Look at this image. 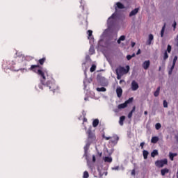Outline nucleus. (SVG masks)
Listing matches in <instances>:
<instances>
[{
    "mask_svg": "<svg viewBox=\"0 0 178 178\" xmlns=\"http://www.w3.org/2000/svg\"><path fill=\"white\" fill-rule=\"evenodd\" d=\"M45 60H47V58L43 57L42 58L38 60V63L42 65L44 63H45Z\"/></svg>",
    "mask_w": 178,
    "mask_h": 178,
    "instance_id": "obj_19",
    "label": "nucleus"
},
{
    "mask_svg": "<svg viewBox=\"0 0 178 178\" xmlns=\"http://www.w3.org/2000/svg\"><path fill=\"white\" fill-rule=\"evenodd\" d=\"M140 10V8H136L129 13V17H132V16H136L138 13V11Z\"/></svg>",
    "mask_w": 178,
    "mask_h": 178,
    "instance_id": "obj_10",
    "label": "nucleus"
},
{
    "mask_svg": "<svg viewBox=\"0 0 178 178\" xmlns=\"http://www.w3.org/2000/svg\"><path fill=\"white\" fill-rule=\"evenodd\" d=\"M124 120H126V117L124 115L120 117L119 124L123 126V124H124Z\"/></svg>",
    "mask_w": 178,
    "mask_h": 178,
    "instance_id": "obj_13",
    "label": "nucleus"
},
{
    "mask_svg": "<svg viewBox=\"0 0 178 178\" xmlns=\"http://www.w3.org/2000/svg\"><path fill=\"white\" fill-rule=\"evenodd\" d=\"M116 5H117V8H118V9H124V5H123V3H120V2H118L117 3H116Z\"/></svg>",
    "mask_w": 178,
    "mask_h": 178,
    "instance_id": "obj_18",
    "label": "nucleus"
},
{
    "mask_svg": "<svg viewBox=\"0 0 178 178\" xmlns=\"http://www.w3.org/2000/svg\"><path fill=\"white\" fill-rule=\"evenodd\" d=\"M131 175H136V170H133L131 172Z\"/></svg>",
    "mask_w": 178,
    "mask_h": 178,
    "instance_id": "obj_51",
    "label": "nucleus"
},
{
    "mask_svg": "<svg viewBox=\"0 0 178 178\" xmlns=\"http://www.w3.org/2000/svg\"><path fill=\"white\" fill-rule=\"evenodd\" d=\"M134 56H136V54H134V53L132 55H127V60H130L131 59V58H134Z\"/></svg>",
    "mask_w": 178,
    "mask_h": 178,
    "instance_id": "obj_31",
    "label": "nucleus"
},
{
    "mask_svg": "<svg viewBox=\"0 0 178 178\" xmlns=\"http://www.w3.org/2000/svg\"><path fill=\"white\" fill-rule=\"evenodd\" d=\"M116 75H117V79L118 80H120V79H122V74H119V73H116Z\"/></svg>",
    "mask_w": 178,
    "mask_h": 178,
    "instance_id": "obj_36",
    "label": "nucleus"
},
{
    "mask_svg": "<svg viewBox=\"0 0 178 178\" xmlns=\"http://www.w3.org/2000/svg\"><path fill=\"white\" fill-rule=\"evenodd\" d=\"M177 23L175 22V21L174 22V24H172V27H174V30L176 29V26H177Z\"/></svg>",
    "mask_w": 178,
    "mask_h": 178,
    "instance_id": "obj_45",
    "label": "nucleus"
},
{
    "mask_svg": "<svg viewBox=\"0 0 178 178\" xmlns=\"http://www.w3.org/2000/svg\"><path fill=\"white\" fill-rule=\"evenodd\" d=\"M149 65H151V62L149 60L145 61L142 66L145 70H148V67H149Z\"/></svg>",
    "mask_w": 178,
    "mask_h": 178,
    "instance_id": "obj_11",
    "label": "nucleus"
},
{
    "mask_svg": "<svg viewBox=\"0 0 178 178\" xmlns=\"http://www.w3.org/2000/svg\"><path fill=\"white\" fill-rule=\"evenodd\" d=\"M89 51L91 54V55H92V54H94V52H95V50L94 49V47H90L89 49Z\"/></svg>",
    "mask_w": 178,
    "mask_h": 178,
    "instance_id": "obj_35",
    "label": "nucleus"
},
{
    "mask_svg": "<svg viewBox=\"0 0 178 178\" xmlns=\"http://www.w3.org/2000/svg\"><path fill=\"white\" fill-rule=\"evenodd\" d=\"M161 127H162V125L161 124V123H156L155 124L156 130H159L161 129Z\"/></svg>",
    "mask_w": 178,
    "mask_h": 178,
    "instance_id": "obj_32",
    "label": "nucleus"
},
{
    "mask_svg": "<svg viewBox=\"0 0 178 178\" xmlns=\"http://www.w3.org/2000/svg\"><path fill=\"white\" fill-rule=\"evenodd\" d=\"M163 107L168 108V102H166V100L163 101Z\"/></svg>",
    "mask_w": 178,
    "mask_h": 178,
    "instance_id": "obj_39",
    "label": "nucleus"
},
{
    "mask_svg": "<svg viewBox=\"0 0 178 178\" xmlns=\"http://www.w3.org/2000/svg\"><path fill=\"white\" fill-rule=\"evenodd\" d=\"M122 81H123V80H120V83H122Z\"/></svg>",
    "mask_w": 178,
    "mask_h": 178,
    "instance_id": "obj_57",
    "label": "nucleus"
},
{
    "mask_svg": "<svg viewBox=\"0 0 178 178\" xmlns=\"http://www.w3.org/2000/svg\"><path fill=\"white\" fill-rule=\"evenodd\" d=\"M132 116H133V113L131 111V112H129V114H128V118H129V119L131 118Z\"/></svg>",
    "mask_w": 178,
    "mask_h": 178,
    "instance_id": "obj_41",
    "label": "nucleus"
},
{
    "mask_svg": "<svg viewBox=\"0 0 178 178\" xmlns=\"http://www.w3.org/2000/svg\"><path fill=\"white\" fill-rule=\"evenodd\" d=\"M131 112L132 113H134V112H136V106H134L133 108H132V110L131 111Z\"/></svg>",
    "mask_w": 178,
    "mask_h": 178,
    "instance_id": "obj_43",
    "label": "nucleus"
},
{
    "mask_svg": "<svg viewBox=\"0 0 178 178\" xmlns=\"http://www.w3.org/2000/svg\"><path fill=\"white\" fill-rule=\"evenodd\" d=\"M161 91V87L159 86L156 90L154 92V97H158L159 95V92Z\"/></svg>",
    "mask_w": 178,
    "mask_h": 178,
    "instance_id": "obj_24",
    "label": "nucleus"
},
{
    "mask_svg": "<svg viewBox=\"0 0 178 178\" xmlns=\"http://www.w3.org/2000/svg\"><path fill=\"white\" fill-rule=\"evenodd\" d=\"M116 94H117V97H118V98H120L123 94V90L122 89V88L120 86H118L116 89Z\"/></svg>",
    "mask_w": 178,
    "mask_h": 178,
    "instance_id": "obj_9",
    "label": "nucleus"
},
{
    "mask_svg": "<svg viewBox=\"0 0 178 178\" xmlns=\"http://www.w3.org/2000/svg\"><path fill=\"white\" fill-rule=\"evenodd\" d=\"M104 162H108V163H111L112 162V157L106 156L104 158Z\"/></svg>",
    "mask_w": 178,
    "mask_h": 178,
    "instance_id": "obj_28",
    "label": "nucleus"
},
{
    "mask_svg": "<svg viewBox=\"0 0 178 178\" xmlns=\"http://www.w3.org/2000/svg\"><path fill=\"white\" fill-rule=\"evenodd\" d=\"M97 91H99V92H105V91H106V88L104 87L97 88Z\"/></svg>",
    "mask_w": 178,
    "mask_h": 178,
    "instance_id": "obj_27",
    "label": "nucleus"
},
{
    "mask_svg": "<svg viewBox=\"0 0 178 178\" xmlns=\"http://www.w3.org/2000/svg\"><path fill=\"white\" fill-rule=\"evenodd\" d=\"M134 99L133 97H131L128 100L125 101V104H127V106L129 105V104H131V102H133Z\"/></svg>",
    "mask_w": 178,
    "mask_h": 178,
    "instance_id": "obj_30",
    "label": "nucleus"
},
{
    "mask_svg": "<svg viewBox=\"0 0 178 178\" xmlns=\"http://www.w3.org/2000/svg\"><path fill=\"white\" fill-rule=\"evenodd\" d=\"M115 112H118V111L115 110Z\"/></svg>",
    "mask_w": 178,
    "mask_h": 178,
    "instance_id": "obj_60",
    "label": "nucleus"
},
{
    "mask_svg": "<svg viewBox=\"0 0 178 178\" xmlns=\"http://www.w3.org/2000/svg\"><path fill=\"white\" fill-rule=\"evenodd\" d=\"M99 156H102V152L99 153Z\"/></svg>",
    "mask_w": 178,
    "mask_h": 178,
    "instance_id": "obj_54",
    "label": "nucleus"
},
{
    "mask_svg": "<svg viewBox=\"0 0 178 178\" xmlns=\"http://www.w3.org/2000/svg\"><path fill=\"white\" fill-rule=\"evenodd\" d=\"M40 67H41L40 65H32L29 68V70H31V72H34V73H37Z\"/></svg>",
    "mask_w": 178,
    "mask_h": 178,
    "instance_id": "obj_7",
    "label": "nucleus"
},
{
    "mask_svg": "<svg viewBox=\"0 0 178 178\" xmlns=\"http://www.w3.org/2000/svg\"><path fill=\"white\" fill-rule=\"evenodd\" d=\"M88 37H91V35H92V31L88 30Z\"/></svg>",
    "mask_w": 178,
    "mask_h": 178,
    "instance_id": "obj_38",
    "label": "nucleus"
},
{
    "mask_svg": "<svg viewBox=\"0 0 178 178\" xmlns=\"http://www.w3.org/2000/svg\"><path fill=\"white\" fill-rule=\"evenodd\" d=\"M130 71V66L127 65L126 68L124 67L120 66L115 70V73H118L119 74H127Z\"/></svg>",
    "mask_w": 178,
    "mask_h": 178,
    "instance_id": "obj_4",
    "label": "nucleus"
},
{
    "mask_svg": "<svg viewBox=\"0 0 178 178\" xmlns=\"http://www.w3.org/2000/svg\"><path fill=\"white\" fill-rule=\"evenodd\" d=\"M81 8L83 15H86V16H88V9L85 10L83 6H81Z\"/></svg>",
    "mask_w": 178,
    "mask_h": 178,
    "instance_id": "obj_22",
    "label": "nucleus"
},
{
    "mask_svg": "<svg viewBox=\"0 0 178 178\" xmlns=\"http://www.w3.org/2000/svg\"><path fill=\"white\" fill-rule=\"evenodd\" d=\"M127 105L126 104V103H123V104H119L118 108V109H124V108H127Z\"/></svg>",
    "mask_w": 178,
    "mask_h": 178,
    "instance_id": "obj_21",
    "label": "nucleus"
},
{
    "mask_svg": "<svg viewBox=\"0 0 178 178\" xmlns=\"http://www.w3.org/2000/svg\"><path fill=\"white\" fill-rule=\"evenodd\" d=\"M167 51L169 53L170 52V51H172V46L171 45H170V44L168 45Z\"/></svg>",
    "mask_w": 178,
    "mask_h": 178,
    "instance_id": "obj_37",
    "label": "nucleus"
},
{
    "mask_svg": "<svg viewBox=\"0 0 178 178\" xmlns=\"http://www.w3.org/2000/svg\"><path fill=\"white\" fill-rule=\"evenodd\" d=\"M175 138H177V140H178V134L175 136Z\"/></svg>",
    "mask_w": 178,
    "mask_h": 178,
    "instance_id": "obj_55",
    "label": "nucleus"
},
{
    "mask_svg": "<svg viewBox=\"0 0 178 178\" xmlns=\"http://www.w3.org/2000/svg\"><path fill=\"white\" fill-rule=\"evenodd\" d=\"M158 150L154 149L153 150V152L151 153V156L152 158H155V156H156V155H158Z\"/></svg>",
    "mask_w": 178,
    "mask_h": 178,
    "instance_id": "obj_25",
    "label": "nucleus"
},
{
    "mask_svg": "<svg viewBox=\"0 0 178 178\" xmlns=\"http://www.w3.org/2000/svg\"><path fill=\"white\" fill-rule=\"evenodd\" d=\"M98 124H99V120H98V119L94 120L92 122L93 127H97V126H98Z\"/></svg>",
    "mask_w": 178,
    "mask_h": 178,
    "instance_id": "obj_17",
    "label": "nucleus"
},
{
    "mask_svg": "<svg viewBox=\"0 0 178 178\" xmlns=\"http://www.w3.org/2000/svg\"><path fill=\"white\" fill-rule=\"evenodd\" d=\"M20 70H23V69H19ZM19 70H17V72H19Z\"/></svg>",
    "mask_w": 178,
    "mask_h": 178,
    "instance_id": "obj_56",
    "label": "nucleus"
},
{
    "mask_svg": "<svg viewBox=\"0 0 178 178\" xmlns=\"http://www.w3.org/2000/svg\"><path fill=\"white\" fill-rule=\"evenodd\" d=\"M144 115H148V111H145Z\"/></svg>",
    "mask_w": 178,
    "mask_h": 178,
    "instance_id": "obj_53",
    "label": "nucleus"
},
{
    "mask_svg": "<svg viewBox=\"0 0 178 178\" xmlns=\"http://www.w3.org/2000/svg\"><path fill=\"white\" fill-rule=\"evenodd\" d=\"M131 45L132 48H134V47L136 46V42H131Z\"/></svg>",
    "mask_w": 178,
    "mask_h": 178,
    "instance_id": "obj_44",
    "label": "nucleus"
},
{
    "mask_svg": "<svg viewBox=\"0 0 178 178\" xmlns=\"http://www.w3.org/2000/svg\"><path fill=\"white\" fill-rule=\"evenodd\" d=\"M96 69H97V65H92L90 69V72H91V73H93V72H95Z\"/></svg>",
    "mask_w": 178,
    "mask_h": 178,
    "instance_id": "obj_29",
    "label": "nucleus"
},
{
    "mask_svg": "<svg viewBox=\"0 0 178 178\" xmlns=\"http://www.w3.org/2000/svg\"><path fill=\"white\" fill-rule=\"evenodd\" d=\"M140 54H141V49H139L136 53V55H140Z\"/></svg>",
    "mask_w": 178,
    "mask_h": 178,
    "instance_id": "obj_47",
    "label": "nucleus"
},
{
    "mask_svg": "<svg viewBox=\"0 0 178 178\" xmlns=\"http://www.w3.org/2000/svg\"><path fill=\"white\" fill-rule=\"evenodd\" d=\"M124 40H126V36L121 35L120 38L118 40L117 42L118 44H120V42H122V41H124Z\"/></svg>",
    "mask_w": 178,
    "mask_h": 178,
    "instance_id": "obj_20",
    "label": "nucleus"
},
{
    "mask_svg": "<svg viewBox=\"0 0 178 178\" xmlns=\"http://www.w3.org/2000/svg\"><path fill=\"white\" fill-rule=\"evenodd\" d=\"M96 159H95V155L92 156V162H95Z\"/></svg>",
    "mask_w": 178,
    "mask_h": 178,
    "instance_id": "obj_48",
    "label": "nucleus"
},
{
    "mask_svg": "<svg viewBox=\"0 0 178 178\" xmlns=\"http://www.w3.org/2000/svg\"><path fill=\"white\" fill-rule=\"evenodd\" d=\"M83 178H88V177H90V174H88V171H85V172H83Z\"/></svg>",
    "mask_w": 178,
    "mask_h": 178,
    "instance_id": "obj_33",
    "label": "nucleus"
},
{
    "mask_svg": "<svg viewBox=\"0 0 178 178\" xmlns=\"http://www.w3.org/2000/svg\"><path fill=\"white\" fill-rule=\"evenodd\" d=\"M113 170H119V167L117 166V167L113 168Z\"/></svg>",
    "mask_w": 178,
    "mask_h": 178,
    "instance_id": "obj_46",
    "label": "nucleus"
},
{
    "mask_svg": "<svg viewBox=\"0 0 178 178\" xmlns=\"http://www.w3.org/2000/svg\"><path fill=\"white\" fill-rule=\"evenodd\" d=\"M168 58H169V55H168V51H165L164 52V56H163L164 60H166V59H168Z\"/></svg>",
    "mask_w": 178,
    "mask_h": 178,
    "instance_id": "obj_34",
    "label": "nucleus"
},
{
    "mask_svg": "<svg viewBox=\"0 0 178 178\" xmlns=\"http://www.w3.org/2000/svg\"><path fill=\"white\" fill-rule=\"evenodd\" d=\"M159 70H161V67H159Z\"/></svg>",
    "mask_w": 178,
    "mask_h": 178,
    "instance_id": "obj_59",
    "label": "nucleus"
},
{
    "mask_svg": "<svg viewBox=\"0 0 178 178\" xmlns=\"http://www.w3.org/2000/svg\"><path fill=\"white\" fill-rule=\"evenodd\" d=\"M83 123L87 122V118H84L83 120Z\"/></svg>",
    "mask_w": 178,
    "mask_h": 178,
    "instance_id": "obj_52",
    "label": "nucleus"
},
{
    "mask_svg": "<svg viewBox=\"0 0 178 178\" xmlns=\"http://www.w3.org/2000/svg\"><path fill=\"white\" fill-rule=\"evenodd\" d=\"M49 87L50 91L55 92V91H58V86L55 83L54 81H47V83L44 82V85H42V87Z\"/></svg>",
    "mask_w": 178,
    "mask_h": 178,
    "instance_id": "obj_3",
    "label": "nucleus"
},
{
    "mask_svg": "<svg viewBox=\"0 0 178 178\" xmlns=\"http://www.w3.org/2000/svg\"><path fill=\"white\" fill-rule=\"evenodd\" d=\"M176 62H177V56L174 57L172 65H171L170 68L168 70V74L170 76L173 72V69H175V66H176Z\"/></svg>",
    "mask_w": 178,
    "mask_h": 178,
    "instance_id": "obj_6",
    "label": "nucleus"
},
{
    "mask_svg": "<svg viewBox=\"0 0 178 178\" xmlns=\"http://www.w3.org/2000/svg\"><path fill=\"white\" fill-rule=\"evenodd\" d=\"M138 83L136 81L131 82V90L132 91H137L138 90Z\"/></svg>",
    "mask_w": 178,
    "mask_h": 178,
    "instance_id": "obj_8",
    "label": "nucleus"
},
{
    "mask_svg": "<svg viewBox=\"0 0 178 178\" xmlns=\"http://www.w3.org/2000/svg\"><path fill=\"white\" fill-rule=\"evenodd\" d=\"M155 165L157 168H163L165 165H168V159L157 160L155 161Z\"/></svg>",
    "mask_w": 178,
    "mask_h": 178,
    "instance_id": "obj_5",
    "label": "nucleus"
},
{
    "mask_svg": "<svg viewBox=\"0 0 178 178\" xmlns=\"http://www.w3.org/2000/svg\"><path fill=\"white\" fill-rule=\"evenodd\" d=\"M175 156H177V153H169V158L170 161H175Z\"/></svg>",
    "mask_w": 178,
    "mask_h": 178,
    "instance_id": "obj_15",
    "label": "nucleus"
},
{
    "mask_svg": "<svg viewBox=\"0 0 178 178\" xmlns=\"http://www.w3.org/2000/svg\"><path fill=\"white\" fill-rule=\"evenodd\" d=\"M166 28V24H164V25L162 27V29L161 31V37H163V34H165V29Z\"/></svg>",
    "mask_w": 178,
    "mask_h": 178,
    "instance_id": "obj_23",
    "label": "nucleus"
},
{
    "mask_svg": "<svg viewBox=\"0 0 178 178\" xmlns=\"http://www.w3.org/2000/svg\"><path fill=\"white\" fill-rule=\"evenodd\" d=\"M102 137H103V138H105L106 140H111V137H106V136H105V134H103Z\"/></svg>",
    "mask_w": 178,
    "mask_h": 178,
    "instance_id": "obj_40",
    "label": "nucleus"
},
{
    "mask_svg": "<svg viewBox=\"0 0 178 178\" xmlns=\"http://www.w3.org/2000/svg\"><path fill=\"white\" fill-rule=\"evenodd\" d=\"M161 173L162 176H165L166 174L169 173V169L164 168L161 170Z\"/></svg>",
    "mask_w": 178,
    "mask_h": 178,
    "instance_id": "obj_16",
    "label": "nucleus"
},
{
    "mask_svg": "<svg viewBox=\"0 0 178 178\" xmlns=\"http://www.w3.org/2000/svg\"><path fill=\"white\" fill-rule=\"evenodd\" d=\"M159 141V138L158 136H153L151 139V143L152 144H156Z\"/></svg>",
    "mask_w": 178,
    "mask_h": 178,
    "instance_id": "obj_14",
    "label": "nucleus"
},
{
    "mask_svg": "<svg viewBox=\"0 0 178 178\" xmlns=\"http://www.w3.org/2000/svg\"><path fill=\"white\" fill-rule=\"evenodd\" d=\"M153 40H154V35L149 34V39L147 40V41L146 42L147 45H150Z\"/></svg>",
    "mask_w": 178,
    "mask_h": 178,
    "instance_id": "obj_12",
    "label": "nucleus"
},
{
    "mask_svg": "<svg viewBox=\"0 0 178 178\" xmlns=\"http://www.w3.org/2000/svg\"><path fill=\"white\" fill-rule=\"evenodd\" d=\"M114 138H115V141H118L119 140V137H118V136H115Z\"/></svg>",
    "mask_w": 178,
    "mask_h": 178,
    "instance_id": "obj_50",
    "label": "nucleus"
},
{
    "mask_svg": "<svg viewBox=\"0 0 178 178\" xmlns=\"http://www.w3.org/2000/svg\"><path fill=\"white\" fill-rule=\"evenodd\" d=\"M85 130H87V127H85Z\"/></svg>",
    "mask_w": 178,
    "mask_h": 178,
    "instance_id": "obj_58",
    "label": "nucleus"
},
{
    "mask_svg": "<svg viewBox=\"0 0 178 178\" xmlns=\"http://www.w3.org/2000/svg\"><path fill=\"white\" fill-rule=\"evenodd\" d=\"M87 134V145H90L94 143H97V136H95V131H92V127H90L86 131Z\"/></svg>",
    "mask_w": 178,
    "mask_h": 178,
    "instance_id": "obj_1",
    "label": "nucleus"
},
{
    "mask_svg": "<svg viewBox=\"0 0 178 178\" xmlns=\"http://www.w3.org/2000/svg\"><path fill=\"white\" fill-rule=\"evenodd\" d=\"M148 154H149L148 152V151L143 150V158H144V159H148Z\"/></svg>",
    "mask_w": 178,
    "mask_h": 178,
    "instance_id": "obj_26",
    "label": "nucleus"
},
{
    "mask_svg": "<svg viewBox=\"0 0 178 178\" xmlns=\"http://www.w3.org/2000/svg\"><path fill=\"white\" fill-rule=\"evenodd\" d=\"M40 77V84L38 85L40 90H44L42 86H45V81L47 80V77L45 76V72L42 71V70H38L37 73Z\"/></svg>",
    "mask_w": 178,
    "mask_h": 178,
    "instance_id": "obj_2",
    "label": "nucleus"
},
{
    "mask_svg": "<svg viewBox=\"0 0 178 178\" xmlns=\"http://www.w3.org/2000/svg\"><path fill=\"white\" fill-rule=\"evenodd\" d=\"M140 145L141 147V149H143V148H144V145H145V143L142 142Z\"/></svg>",
    "mask_w": 178,
    "mask_h": 178,
    "instance_id": "obj_42",
    "label": "nucleus"
},
{
    "mask_svg": "<svg viewBox=\"0 0 178 178\" xmlns=\"http://www.w3.org/2000/svg\"><path fill=\"white\" fill-rule=\"evenodd\" d=\"M113 17H115V14H113V15L109 17V19H113Z\"/></svg>",
    "mask_w": 178,
    "mask_h": 178,
    "instance_id": "obj_49",
    "label": "nucleus"
}]
</instances>
